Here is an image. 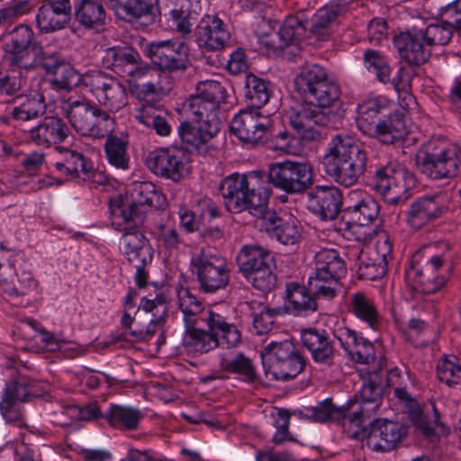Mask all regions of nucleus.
Here are the masks:
<instances>
[{
  "instance_id": "obj_38",
  "label": "nucleus",
  "mask_w": 461,
  "mask_h": 461,
  "mask_svg": "<svg viewBox=\"0 0 461 461\" xmlns=\"http://www.w3.org/2000/svg\"><path fill=\"white\" fill-rule=\"evenodd\" d=\"M346 304L348 313L369 329L378 330L382 318L374 300L368 294L361 291L352 293L348 294Z\"/></svg>"
},
{
  "instance_id": "obj_7",
  "label": "nucleus",
  "mask_w": 461,
  "mask_h": 461,
  "mask_svg": "<svg viewBox=\"0 0 461 461\" xmlns=\"http://www.w3.org/2000/svg\"><path fill=\"white\" fill-rule=\"evenodd\" d=\"M177 305L183 314L185 327L206 322L212 331L222 332L223 345L236 348L240 343L241 335L237 327L229 323L221 313L212 310L204 311L202 302L188 288L181 287L177 291Z\"/></svg>"
},
{
  "instance_id": "obj_32",
  "label": "nucleus",
  "mask_w": 461,
  "mask_h": 461,
  "mask_svg": "<svg viewBox=\"0 0 461 461\" xmlns=\"http://www.w3.org/2000/svg\"><path fill=\"white\" fill-rule=\"evenodd\" d=\"M266 231L284 245H294L299 242L302 237L300 221L292 214L279 215L276 212H264Z\"/></svg>"
},
{
  "instance_id": "obj_59",
  "label": "nucleus",
  "mask_w": 461,
  "mask_h": 461,
  "mask_svg": "<svg viewBox=\"0 0 461 461\" xmlns=\"http://www.w3.org/2000/svg\"><path fill=\"white\" fill-rule=\"evenodd\" d=\"M307 287L317 301L320 299L330 301L338 294L339 280L330 278V276H319L313 272L308 278Z\"/></svg>"
},
{
  "instance_id": "obj_26",
  "label": "nucleus",
  "mask_w": 461,
  "mask_h": 461,
  "mask_svg": "<svg viewBox=\"0 0 461 461\" xmlns=\"http://www.w3.org/2000/svg\"><path fill=\"white\" fill-rule=\"evenodd\" d=\"M300 338L315 363L325 366L334 364L336 349L327 330L316 327L302 329Z\"/></svg>"
},
{
  "instance_id": "obj_17",
  "label": "nucleus",
  "mask_w": 461,
  "mask_h": 461,
  "mask_svg": "<svg viewBox=\"0 0 461 461\" xmlns=\"http://www.w3.org/2000/svg\"><path fill=\"white\" fill-rule=\"evenodd\" d=\"M146 166L156 176L179 182L188 173L184 149L176 147L156 149L146 157Z\"/></svg>"
},
{
  "instance_id": "obj_20",
  "label": "nucleus",
  "mask_w": 461,
  "mask_h": 461,
  "mask_svg": "<svg viewBox=\"0 0 461 461\" xmlns=\"http://www.w3.org/2000/svg\"><path fill=\"white\" fill-rule=\"evenodd\" d=\"M289 121L302 140L315 141L321 138V131L319 128L329 126L334 120L329 117L328 113L321 112L319 107L307 104L293 112L289 116Z\"/></svg>"
},
{
  "instance_id": "obj_2",
  "label": "nucleus",
  "mask_w": 461,
  "mask_h": 461,
  "mask_svg": "<svg viewBox=\"0 0 461 461\" xmlns=\"http://www.w3.org/2000/svg\"><path fill=\"white\" fill-rule=\"evenodd\" d=\"M367 151L347 134L330 140L321 164L326 174L345 187L356 185L367 169Z\"/></svg>"
},
{
  "instance_id": "obj_25",
  "label": "nucleus",
  "mask_w": 461,
  "mask_h": 461,
  "mask_svg": "<svg viewBox=\"0 0 461 461\" xmlns=\"http://www.w3.org/2000/svg\"><path fill=\"white\" fill-rule=\"evenodd\" d=\"M143 310L147 314H150L146 321L148 325H140L129 332L133 337L131 341L146 340L153 336L158 328L162 326L167 312V304L163 294H157L154 297L141 298V302L138 307V312Z\"/></svg>"
},
{
  "instance_id": "obj_1",
  "label": "nucleus",
  "mask_w": 461,
  "mask_h": 461,
  "mask_svg": "<svg viewBox=\"0 0 461 461\" xmlns=\"http://www.w3.org/2000/svg\"><path fill=\"white\" fill-rule=\"evenodd\" d=\"M147 51L154 66H138L131 69L127 79L172 90L190 64L182 45L171 41L151 42Z\"/></svg>"
},
{
  "instance_id": "obj_14",
  "label": "nucleus",
  "mask_w": 461,
  "mask_h": 461,
  "mask_svg": "<svg viewBox=\"0 0 461 461\" xmlns=\"http://www.w3.org/2000/svg\"><path fill=\"white\" fill-rule=\"evenodd\" d=\"M419 165L421 172L431 179L455 177L461 172V148L452 143L426 151Z\"/></svg>"
},
{
  "instance_id": "obj_61",
  "label": "nucleus",
  "mask_w": 461,
  "mask_h": 461,
  "mask_svg": "<svg viewBox=\"0 0 461 461\" xmlns=\"http://www.w3.org/2000/svg\"><path fill=\"white\" fill-rule=\"evenodd\" d=\"M417 411V418L414 419L412 415H409L410 420L425 435H431L439 425L440 418L435 403L430 402L424 405L422 409L418 405Z\"/></svg>"
},
{
  "instance_id": "obj_60",
  "label": "nucleus",
  "mask_w": 461,
  "mask_h": 461,
  "mask_svg": "<svg viewBox=\"0 0 461 461\" xmlns=\"http://www.w3.org/2000/svg\"><path fill=\"white\" fill-rule=\"evenodd\" d=\"M54 78L51 84L59 89L71 90L79 86H85V75L79 74L70 64L64 61L59 67L52 73Z\"/></svg>"
},
{
  "instance_id": "obj_3",
  "label": "nucleus",
  "mask_w": 461,
  "mask_h": 461,
  "mask_svg": "<svg viewBox=\"0 0 461 461\" xmlns=\"http://www.w3.org/2000/svg\"><path fill=\"white\" fill-rule=\"evenodd\" d=\"M220 192L228 212L249 211L259 218L264 215L270 197V190L258 171L232 173L221 181Z\"/></svg>"
},
{
  "instance_id": "obj_58",
  "label": "nucleus",
  "mask_w": 461,
  "mask_h": 461,
  "mask_svg": "<svg viewBox=\"0 0 461 461\" xmlns=\"http://www.w3.org/2000/svg\"><path fill=\"white\" fill-rule=\"evenodd\" d=\"M65 60L56 51L40 45L32 48V56L30 57L29 67H22L25 70L41 67L48 74H52Z\"/></svg>"
},
{
  "instance_id": "obj_57",
  "label": "nucleus",
  "mask_w": 461,
  "mask_h": 461,
  "mask_svg": "<svg viewBox=\"0 0 461 461\" xmlns=\"http://www.w3.org/2000/svg\"><path fill=\"white\" fill-rule=\"evenodd\" d=\"M169 15L176 31L183 35L192 32L193 25L199 18V14L192 9L191 0H176V6L171 9Z\"/></svg>"
},
{
  "instance_id": "obj_40",
  "label": "nucleus",
  "mask_w": 461,
  "mask_h": 461,
  "mask_svg": "<svg viewBox=\"0 0 461 461\" xmlns=\"http://www.w3.org/2000/svg\"><path fill=\"white\" fill-rule=\"evenodd\" d=\"M183 346L186 351L194 354H203L215 348L217 346L226 347L222 344V332H213L209 329L205 331L199 325L185 327Z\"/></svg>"
},
{
  "instance_id": "obj_54",
  "label": "nucleus",
  "mask_w": 461,
  "mask_h": 461,
  "mask_svg": "<svg viewBox=\"0 0 461 461\" xmlns=\"http://www.w3.org/2000/svg\"><path fill=\"white\" fill-rule=\"evenodd\" d=\"M273 94L269 81L258 77L253 74H247L245 77V96L250 107L257 109L266 105Z\"/></svg>"
},
{
  "instance_id": "obj_33",
  "label": "nucleus",
  "mask_w": 461,
  "mask_h": 461,
  "mask_svg": "<svg viewBox=\"0 0 461 461\" xmlns=\"http://www.w3.org/2000/svg\"><path fill=\"white\" fill-rule=\"evenodd\" d=\"M196 43L206 50H222L230 39L223 22L215 15H206L195 30Z\"/></svg>"
},
{
  "instance_id": "obj_34",
  "label": "nucleus",
  "mask_w": 461,
  "mask_h": 461,
  "mask_svg": "<svg viewBox=\"0 0 461 461\" xmlns=\"http://www.w3.org/2000/svg\"><path fill=\"white\" fill-rule=\"evenodd\" d=\"M31 395L27 384L20 382H11L6 384L0 400V412L9 423H23L21 403L26 402Z\"/></svg>"
},
{
  "instance_id": "obj_11",
  "label": "nucleus",
  "mask_w": 461,
  "mask_h": 461,
  "mask_svg": "<svg viewBox=\"0 0 461 461\" xmlns=\"http://www.w3.org/2000/svg\"><path fill=\"white\" fill-rule=\"evenodd\" d=\"M191 270L204 293L224 289L230 282V268L225 258L209 249H202L194 254Z\"/></svg>"
},
{
  "instance_id": "obj_9",
  "label": "nucleus",
  "mask_w": 461,
  "mask_h": 461,
  "mask_svg": "<svg viewBox=\"0 0 461 461\" xmlns=\"http://www.w3.org/2000/svg\"><path fill=\"white\" fill-rule=\"evenodd\" d=\"M225 86L214 80L200 81L195 94L186 101L185 113L193 122H203L208 126L214 124L220 130L221 121L218 112L221 104H226Z\"/></svg>"
},
{
  "instance_id": "obj_55",
  "label": "nucleus",
  "mask_w": 461,
  "mask_h": 461,
  "mask_svg": "<svg viewBox=\"0 0 461 461\" xmlns=\"http://www.w3.org/2000/svg\"><path fill=\"white\" fill-rule=\"evenodd\" d=\"M220 367L221 370L236 374L249 383H254L258 380V375L251 360L245 357L243 354L239 353L230 356L225 353L219 354Z\"/></svg>"
},
{
  "instance_id": "obj_46",
  "label": "nucleus",
  "mask_w": 461,
  "mask_h": 461,
  "mask_svg": "<svg viewBox=\"0 0 461 461\" xmlns=\"http://www.w3.org/2000/svg\"><path fill=\"white\" fill-rule=\"evenodd\" d=\"M139 53L133 49L124 47H112L105 50L103 56V65L119 75H127L134 69L140 59Z\"/></svg>"
},
{
  "instance_id": "obj_41",
  "label": "nucleus",
  "mask_w": 461,
  "mask_h": 461,
  "mask_svg": "<svg viewBox=\"0 0 461 461\" xmlns=\"http://www.w3.org/2000/svg\"><path fill=\"white\" fill-rule=\"evenodd\" d=\"M109 4L114 14L123 20L155 17L158 10V0H109Z\"/></svg>"
},
{
  "instance_id": "obj_16",
  "label": "nucleus",
  "mask_w": 461,
  "mask_h": 461,
  "mask_svg": "<svg viewBox=\"0 0 461 461\" xmlns=\"http://www.w3.org/2000/svg\"><path fill=\"white\" fill-rule=\"evenodd\" d=\"M271 122L257 109L241 110L230 122V130L242 142L257 146L271 135Z\"/></svg>"
},
{
  "instance_id": "obj_35",
  "label": "nucleus",
  "mask_w": 461,
  "mask_h": 461,
  "mask_svg": "<svg viewBox=\"0 0 461 461\" xmlns=\"http://www.w3.org/2000/svg\"><path fill=\"white\" fill-rule=\"evenodd\" d=\"M346 212L358 225L366 226L378 218L380 205L370 194L355 190L348 194Z\"/></svg>"
},
{
  "instance_id": "obj_15",
  "label": "nucleus",
  "mask_w": 461,
  "mask_h": 461,
  "mask_svg": "<svg viewBox=\"0 0 461 461\" xmlns=\"http://www.w3.org/2000/svg\"><path fill=\"white\" fill-rule=\"evenodd\" d=\"M375 189L391 204L408 199V189L413 183L412 175L403 167L389 163L374 173Z\"/></svg>"
},
{
  "instance_id": "obj_45",
  "label": "nucleus",
  "mask_w": 461,
  "mask_h": 461,
  "mask_svg": "<svg viewBox=\"0 0 461 461\" xmlns=\"http://www.w3.org/2000/svg\"><path fill=\"white\" fill-rule=\"evenodd\" d=\"M375 131L369 137L384 144H393L404 139L408 133V127L403 114L394 113L382 119Z\"/></svg>"
},
{
  "instance_id": "obj_5",
  "label": "nucleus",
  "mask_w": 461,
  "mask_h": 461,
  "mask_svg": "<svg viewBox=\"0 0 461 461\" xmlns=\"http://www.w3.org/2000/svg\"><path fill=\"white\" fill-rule=\"evenodd\" d=\"M59 109L71 127L82 136L101 139L113 131L115 119L86 98L62 97Z\"/></svg>"
},
{
  "instance_id": "obj_4",
  "label": "nucleus",
  "mask_w": 461,
  "mask_h": 461,
  "mask_svg": "<svg viewBox=\"0 0 461 461\" xmlns=\"http://www.w3.org/2000/svg\"><path fill=\"white\" fill-rule=\"evenodd\" d=\"M454 32L450 25L441 20L424 27L414 25L395 36L393 43L402 59L409 64L420 66L431 56V47L448 44Z\"/></svg>"
},
{
  "instance_id": "obj_64",
  "label": "nucleus",
  "mask_w": 461,
  "mask_h": 461,
  "mask_svg": "<svg viewBox=\"0 0 461 461\" xmlns=\"http://www.w3.org/2000/svg\"><path fill=\"white\" fill-rule=\"evenodd\" d=\"M437 375L439 381L449 387L461 385V366L456 362L442 359L438 365Z\"/></svg>"
},
{
  "instance_id": "obj_13",
  "label": "nucleus",
  "mask_w": 461,
  "mask_h": 461,
  "mask_svg": "<svg viewBox=\"0 0 461 461\" xmlns=\"http://www.w3.org/2000/svg\"><path fill=\"white\" fill-rule=\"evenodd\" d=\"M85 87L96 99L101 108L116 113L128 104L125 86L117 78L100 70L89 71L85 78Z\"/></svg>"
},
{
  "instance_id": "obj_43",
  "label": "nucleus",
  "mask_w": 461,
  "mask_h": 461,
  "mask_svg": "<svg viewBox=\"0 0 461 461\" xmlns=\"http://www.w3.org/2000/svg\"><path fill=\"white\" fill-rule=\"evenodd\" d=\"M183 122L178 127V135L186 149L200 150L203 149L218 132L214 124L208 126L203 122Z\"/></svg>"
},
{
  "instance_id": "obj_48",
  "label": "nucleus",
  "mask_w": 461,
  "mask_h": 461,
  "mask_svg": "<svg viewBox=\"0 0 461 461\" xmlns=\"http://www.w3.org/2000/svg\"><path fill=\"white\" fill-rule=\"evenodd\" d=\"M104 418L109 425L120 430H136L143 418L141 411L130 405L111 404Z\"/></svg>"
},
{
  "instance_id": "obj_24",
  "label": "nucleus",
  "mask_w": 461,
  "mask_h": 461,
  "mask_svg": "<svg viewBox=\"0 0 461 461\" xmlns=\"http://www.w3.org/2000/svg\"><path fill=\"white\" fill-rule=\"evenodd\" d=\"M113 224L122 225L124 233L120 239V251L132 265L146 266L151 262L152 254L149 240L139 228L126 229L122 220L113 218Z\"/></svg>"
},
{
  "instance_id": "obj_12",
  "label": "nucleus",
  "mask_w": 461,
  "mask_h": 461,
  "mask_svg": "<svg viewBox=\"0 0 461 461\" xmlns=\"http://www.w3.org/2000/svg\"><path fill=\"white\" fill-rule=\"evenodd\" d=\"M423 253L413 254L406 270L407 278L415 284V289L425 294H432L442 289L447 281L448 268L445 273H438L444 267L447 258L445 253L428 257L422 264Z\"/></svg>"
},
{
  "instance_id": "obj_8",
  "label": "nucleus",
  "mask_w": 461,
  "mask_h": 461,
  "mask_svg": "<svg viewBox=\"0 0 461 461\" xmlns=\"http://www.w3.org/2000/svg\"><path fill=\"white\" fill-rule=\"evenodd\" d=\"M261 357L266 375L274 380L294 379L305 366L304 357L290 339H271L264 347Z\"/></svg>"
},
{
  "instance_id": "obj_10",
  "label": "nucleus",
  "mask_w": 461,
  "mask_h": 461,
  "mask_svg": "<svg viewBox=\"0 0 461 461\" xmlns=\"http://www.w3.org/2000/svg\"><path fill=\"white\" fill-rule=\"evenodd\" d=\"M267 178L276 188L288 194H301L314 183L312 167L303 161L285 160L269 165Z\"/></svg>"
},
{
  "instance_id": "obj_53",
  "label": "nucleus",
  "mask_w": 461,
  "mask_h": 461,
  "mask_svg": "<svg viewBox=\"0 0 461 461\" xmlns=\"http://www.w3.org/2000/svg\"><path fill=\"white\" fill-rule=\"evenodd\" d=\"M14 102L18 104L14 107L12 114L16 120L30 121L46 113L45 98L40 93L17 96Z\"/></svg>"
},
{
  "instance_id": "obj_39",
  "label": "nucleus",
  "mask_w": 461,
  "mask_h": 461,
  "mask_svg": "<svg viewBox=\"0 0 461 461\" xmlns=\"http://www.w3.org/2000/svg\"><path fill=\"white\" fill-rule=\"evenodd\" d=\"M285 312L295 317H307L318 311V302L304 285L296 283L286 285Z\"/></svg>"
},
{
  "instance_id": "obj_21",
  "label": "nucleus",
  "mask_w": 461,
  "mask_h": 461,
  "mask_svg": "<svg viewBox=\"0 0 461 461\" xmlns=\"http://www.w3.org/2000/svg\"><path fill=\"white\" fill-rule=\"evenodd\" d=\"M383 386L373 378L365 382L360 391V402L350 400L347 403L351 412L352 425L363 427L376 413L382 403Z\"/></svg>"
},
{
  "instance_id": "obj_49",
  "label": "nucleus",
  "mask_w": 461,
  "mask_h": 461,
  "mask_svg": "<svg viewBox=\"0 0 461 461\" xmlns=\"http://www.w3.org/2000/svg\"><path fill=\"white\" fill-rule=\"evenodd\" d=\"M314 272L319 276L339 280L345 276L347 267L337 250L323 249L314 256Z\"/></svg>"
},
{
  "instance_id": "obj_31",
  "label": "nucleus",
  "mask_w": 461,
  "mask_h": 461,
  "mask_svg": "<svg viewBox=\"0 0 461 461\" xmlns=\"http://www.w3.org/2000/svg\"><path fill=\"white\" fill-rule=\"evenodd\" d=\"M69 128L63 119L58 116H46L38 125L30 129L27 139L38 147L59 146L68 137Z\"/></svg>"
},
{
  "instance_id": "obj_27",
  "label": "nucleus",
  "mask_w": 461,
  "mask_h": 461,
  "mask_svg": "<svg viewBox=\"0 0 461 461\" xmlns=\"http://www.w3.org/2000/svg\"><path fill=\"white\" fill-rule=\"evenodd\" d=\"M8 252L3 247L0 249V286L3 291L12 297L25 295L34 286L35 281L32 274L23 272L21 276L14 269V257L7 256Z\"/></svg>"
},
{
  "instance_id": "obj_51",
  "label": "nucleus",
  "mask_w": 461,
  "mask_h": 461,
  "mask_svg": "<svg viewBox=\"0 0 461 461\" xmlns=\"http://www.w3.org/2000/svg\"><path fill=\"white\" fill-rule=\"evenodd\" d=\"M246 305L252 318V331L258 335L268 334L273 330L274 318L283 312L281 308H269L256 300L247 302Z\"/></svg>"
},
{
  "instance_id": "obj_30",
  "label": "nucleus",
  "mask_w": 461,
  "mask_h": 461,
  "mask_svg": "<svg viewBox=\"0 0 461 461\" xmlns=\"http://www.w3.org/2000/svg\"><path fill=\"white\" fill-rule=\"evenodd\" d=\"M442 195H426L412 202L406 212V221L413 229L419 230L438 219L446 211Z\"/></svg>"
},
{
  "instance_id": "obj_62",
  "label": "nucleus",
  "mask_w": 461,
  "mask_h": 461,
  "mask_svg": "<svg viewBox=\"0 0 461 461\" xmlns=\"http://www.w3.org/2000/svg\"><path fill=\"white\" fill-rule=\"evenodd\" d=\"M393 246L386 236H382L378 239L375 248L368 252L361 251L359 259L360 264H368L375 266L378 263V258L385 259L386 265L389 259L392 258Z\"/></svg>"
},
{
  "instance_id": "obj_19",
  "label": "nucleus",
  "mask_w": 461,
  "mask_h": 461,
  "mask_svg": "<svg viewBox=\"0 0 461 461\" xmlns=\"http://www.w3.org/2000/svg\"><path fill=\"white\" fill-rule=\"evenodd\" d=\"M363 426L367 446L376 452L393 450L407 435V429L401 423L377 419L369 423V429Z\"/></svg>"
},
{
  "instance_id": "obj_29",
  "label": "nucleus",
  "mask_w": 461,
  "mask_h": 461,
  "mask_svg": "<svg viewBox=\"0 0 461 461\" xmlns=\"http://www.w3.org/2000/svg\"><path fill=\"white\" fill-rule=\"evenodd\" d=\"M70 0H44L36 14L37 26L41 32L64 29L70 21Z\"/></svg>"
},
{
  "instance_id": "obj_47",
  "label": "nucleus",
  "mask_w": 461,
  "mask_h": 461,
  "mask_svg": "<svg viewBox=\"0 0 461 461\" xmlns=\"http://www.w3.org/2000/svg\"><path fill=\"white\" fill-rule=\"evenodd\" d=\"M75 16L85 29L99 32L105 24L106 12L99 0H80L75 9Z\"/></svg>"
},
{
  "instance_id": "obj_28",
  "label": "nucleus",
  "mask_w": 461,
  "mask_h": 461,
  "mask_svg": "<svg viewBox=\"0 0 461 461\" xmlns=\"http://www.w3.org/2000/svg\"><path fill=\"white\" fill-rule=\"evenodd\" d=\"M341 204V193L335 186L318 185L307 194V209L323 221L335 219Z\"/></svg>"
},
{
  "instance_id": "obj_50",
  "label": "nucleus",
  "mask_w": 461,
  "mask_h": 461,
  "mask_svg": "<svg viewBox=\"0 0 461 461\" xmlns=\"http://www.w3.org/2000/svg\"><path fill=\"white\" fill-rule=\"evenodd\" d=\"M346 403L341 407L333 404L331 399H325L316 406L305 409L304 416L315 422H328L343 420L352 425L351 412Z\"/></svg>"
},
{
  "instance_id": "obj_37",
  "label": "nucleus",
  "mask_w": 461,
  "mask_h": 461,
  "mask_svg": "<svg viewBox=\"0 0 461 461\" xmlns=\"http://www.w3.org/2000/svg\"><path fill=\"white\" fill-rule=\"evenodd\" d=\"M347 0H330L319 8L312 17L311 32L319 41H327L331 35L332 24L336 19L348 10Z\"/></svg>"
},
{
  "instance_id": "obj_6",
  "label": "nucleus",
  "mask_w": 461,
  "mask_h": 461,
  "mask_svg": "<svg viewBox=\"0 0 461 461\" xmlns=\"http://www.w3.org/2000/svg\"><path fill=\"white\" fill-rule=\"evenodd\" d=\"M297 92L311 104L319 107L335 119L334 108L339 103L340 86L328 77L327 70L318 64H305L295 77Z\"/></svg>"
},
{
  "instance_id": "obj_63",
  "label": "nucleus",
  "mask_w": 461,
  "mask_h": 461,
  "mask_svg": "<svg viewBox=\"0 0 461 461\" xmlns=\"http://www.w3.org/2000/svg\"><path fill=\"white\" fill-rule=\"evenodd\" d=\"M414 70L411 68L401 67L395 77L392 79V85L398 93L399 98L402 99L405 105L413 100L412 95L410 93L411 87V78Z\"/></svg>"
},
{
  "instance_id": "obj_56",
  "label": "nucleus",
  "mask_w": 461,
  "mask_h": 461,
  "mask_svg": "<svg viewBox=\"0 0 461 461\" xmlns=\"http://www.w3.org/2000/svg\"><path fill=\"white\" fill-rule=\"evenodd\" d=\"M106 136L104 143V151L106 158L113 167L126 170L129 167V156L127 154V147L129 140L127 136H117L110 134Z\"/></svg>"
},
{
  "instance_id": "obj_36",
  "label": "nucleus",
  "mask_w": 461,
  "mask_h": 461,
  "mask_svg": "<svg viewBox=\"0 0 461 461\" xmlns=\"http://www.w3.org/2000/svg\"><path fill=\"white\" fill-rule=\"evenodd\" d=\"M56 150L60 153L61 158L55 162L54 167L60 175L68 180L77 182L86 179L92 163L91 159L81 152L62 146H57Z\"/></svg>"
},
{
  "instance_id": "obj_22",
  "label": "nucleus",
  "mask_w": 461,
  "mask_h": 461,
  "mask_svg": "<svg viewBox=\"0 0 461 461\" xmlns=\"http://www.w3.org/2000/svg\"><path fill=\"white\" fill-rule=\"evenodd\" d=\"M6 59L13 66L22 68L29 67L32 48L38 46L33 43L34 33L25 24L15 26L8 34H4Z\"/></svg>"
},
{
  "instance_id": "obj_42",
  "label": "nucleus",
  "mask_w": 461,
  "mask_h": 461,
  "mask_svg": "<svg viewBox=\"0 0 461 461\" xmlns=\"http://www.w3.org/2000/svg\"><path fill=\"white\" fill-rule=\"evenodd\" d=\"M388 101L382 96L365 100L357 107V124L361 132L370 136L382 119L378 115L387 108Z\"/></svg>"
},
{
  "instance_id": "obj_44",
  "label": "nucleus",
  "mask_w": 461,
  "mask_h": 461,
  "mask_svg": "<svg viewBox=\"0 0 461 461\" xmlns=\"http://www.w3.org/2000/svg\"><path fill=\"white\" fill-rule=\"evenodd\" d=\"M271 253L259 246H244L237 256L240 272L245 278L267 265H273Z\"/></svg>"
},
{
  "instance_id": "obj_52",
  "label": "nucleus",
  "mask_w": 461,
  "mask_h": 461,
  "mask_svg": "<svg viewBox=\"0 0 461 461\" xmlns=\"http://www.w3.org/2000/svg\"><path fill=\"white\" fill-rule=\"evenodd\" d=\"M163 113V110L158 107L146 104L137 108L133 116L145 128L155 131L161 137H166L170 134L171 126Z\"/></svg>"
},
{
  "instance_id": "obj_23",
  "label": "nucleus",
  "mask_w": 461,
  "mask_h": 461,
  "mask_svg": "<svg viewBox=\"0 0 461 461\" xmlns=\"http://www.w3.org/2000/svg\"><path fill=\"white\" fill-rule=\"evenodd\" d=\"M308 18L303 12L289 15L276 33L267 35L262 43L273 53H280L285 48L295 44L304 34Z\"/></svg>"
},
{
  "instance_id": "obj_18",
  "label": "nucleus",
  "mask_w": 461,
  "mask_h": 461,
  "mask_svg": "<svg viewBox=\"0 0 461 461\" xmlns=\"http://www.w3.org/2000/svg\"><path fill=\"white\" fill-rule=\"evenodd\" d=\"M133 201L127 206H122L115 220H122L126 229L140 228L145 221L149 207L152 206L158 197L155 186L149 182L138 183L132 189Z\"/></svg>"
}]
</instances>
